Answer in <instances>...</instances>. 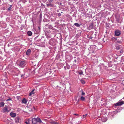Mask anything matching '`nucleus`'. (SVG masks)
I'll return each mask as SVG.
<instances>
[{
	"label": "nucleus",
	"instance_id": "1",
	"mask_svg": "<svg viewBox=\"0 0 124 124\" xmlns=\"http://www.w3.org/2000/svg\"><path fill=\"white\" fill-rule=\"evenodd\" d=\"M27 63V61L24 60H19L16 62L17 65L21 68L24 67Z\"/></svg>",
	"mask_w": 124,
	"mask_h": 124
},
{
	"label": "nucleus",
	"instance_id": "2",
	"mask_svg": "<svg viewBox=\"0 0 124 124\" xmlns=\"http://www.w3.org/2000/svg\"><path fill=\"white\" fill-rule=\"evenodd\" d=\"M33 124H38V123H40L42 121L40 119L39 117L37 118H34L31 120Z\"/></svg>",
	"mask_w": 124,
	"mask_h": 124
},
{
	"label": "nucleus",
	"instance_id": "3",
	"mask_svg": "<svg viewBox=\"0 0 124 124\" xmlns=\"http://www.w3.org/2000/svg\"><path fill=\"white\" fill-rule=\"evenodd\" d=\"M54 28L51 25H50L48 26L46 29V31L48 33H50L52 32L53 30H54Z\"/></svg>",
	"mask_w": 124,
	"mask_h": 124
},
{
	"label": "nucleus",
	"instance_id": "4",
	"mask_svg": "<svg viewBox=\"0 0 124 124\" xmlns=\"http://www.w3.org/2000/svg\"><path fill=\"white\" fill-rule=\"evenodd\" d=\"M49 43L51 46H54L57 43L56 40L54 39H51L50 40Z\"/></svg>",
	"mask_w": 124,
	"mask_h": 124
},
{
	"label": "nucleus",
	"instance_id": "5",
	"mask_svg": "<svg viewBox=\"0 0 124 124\" xmlns=\"http://www.w3.org/2000/svg\"><path fill=\"white\" fill-rule=\"evenodd\" d=\"M121 34V31L118 30H116L115 31V35L116 36H119Z\"/></svg>",
	"mask_w": 124,
	"mask_h": 124
},
{
	"label": "nucleus",
	"instance_id": "6",
	"mask_svg": "<svg viewBox=\"0 0 124 124\" xmlns=\"http://www.w3.org/2000/svg\"><path fill=\"white\" fill-rule=\"evenodd\" d=\"M12 5H9L8 8H7L6 10L8 11H12L13 10V7H12Z\"/></svg>",
	"mask_w": 124,
	"mask_h": 124
},
{
	"label": "nucleus",
	"instance_id": "7",
	"mask_svg": "<svg viewBox=\"0 0 124 124\" xmlns=\"http://www.w3.org/2000/svg\"><path fill=\"white\" fill-rule=\"evenodd\" d=\"M124 104V101H120L119 102L115 104V106H121Z\"/></svg>",
	"mask_w": 124,
	"mask_h": 124
},
{
	"label": "nucleus",
	"instance_id": "8",
	"mask_svg": "<svg viewBox=\"0 0 124 124\" xmlns=\"http://www.w3.org/2000/svg\"><path fill=\"white\" fill-rule=\"evenodd\" d=\"M3 112L4 113H8L9 112V110L8 109V107L6 105L5 107L3 109Z\"/></svg>",
	"mask_w": 124,
	"mask_h": 124
},
{
	"label": "nucleus",
	"instance_id": "9",
	"mask_svg": "<svg viewBox=\"0 0 124 124\" xmlns=\"http://www.w3.org/2000/svg\"><path fill=\"white\" fill-rule=\"evenodd\" d=\"M31 53V51L30 49H28L26 52V55L29 56L30 55Z\"/></svg>",
	"mask_w": 124,
	"mask_h": 124
},
{
	"label": "nucleus",
	"instance_id": "10",
	"mask_svg": "<svg viewBox=\"0 0 124 124\" xmlns=\"http://www.w3.org/2000/svg\"><path fill=\"white\" fill-rule=\"evenodd\" d=\"M20 118L18 116L16 117L15 118V122L16 123H19Z\"/></svg>",
	"mask_w": 124,
	"mask_h": 124
},
{
	"label": "nucleus",
	"instance_id": "11",
	"mask_svg": "<svg viewBox=\"0 0 124 124\" xmlns=\"http://www.w3.org/2000/svg\"><path fill=\"white\" fill-rule=\"evenodd\" d=\"M39 14V17H42V16L41 14V10L40 9V10L37 13V15H38Z\"/></svg>",
	"mask_w": 124,
	"mask_h": 124
},
{
	"label": "nucleus",
	"instance_id": "12",
	"mask_svg": "<svg viewBox=\"0 0 124 124\" xmlns=\"http://www.w3.org/2000/svg\"><path fill=\"white\" fill-rule=\"evenodd\" d=\"M93 23H92L89 25V26L88 27V29L89 30H91L93 28Z\"/></svg>",
	"mask_w": 124,
	"mask_h": 124
},
{
	"label": "nucleus",
	"instance_id": "13",
	"mask_svg": "<svg viewBox=\"0 0 124 124\" xmlns=\"http://www.w3.org/2000/svg\"><path fill=\"white\" fill-rule=\"evenodd\" d=\"M10 115L11 117H15L16 115V113L12 112L10 113Z\"/></svg>",
	"mask_w": 124,
	"mask_h": 124
},
{
	"label": "nucleus",
	"instance_id": "14",
	"mask_svg": "<svg viewBox=\"0 0 124 124\" xmlns=\"http://www.w3.org/2000/svg\"><path fill=\"white\" fill-rule=\"evenodd\" d=\"M117 40V38L116 37H114L111 39V40L113 42H114Z\"/></svg>",
	"mask_w": 124,
	"mask_h": 124
},
{
	"label": "nucleus",
	"instance_id": "15",
	"mask_svg": "<svg viewBox=\"0 0 124 124\" xmlns=\"http://www.w3.org/2000/svg\"><path fill=\"white\" fill-rule=\"evenodd\" d=\"M67 59L68 61H70L71 60L72 58L70 56L68 55L67 56Z\"/></svg>",
	"mask_w": 124,
	"mask_h": 124
},
{
	"label": "nucleus",
	"instance_id": "16",
	"mask_svg": "<svg viewBox=\"0 0 124 124\" xmlns=\"http://www.w3.org/2000/svg\"><path fill=\"white\" fill-rule=\"evenodd\" d=\"M27 100L25 98H24L22 100V103L26 104L27 103Z\"/></svg>",
	"mask_w": 124,
	"mask_h": 124
},
{
	"label": "nucleus",
	"instance_id": "17",
	"mask_svg": "<svg viewBox=\"0 0 124 124\" xmlns=\"http://www.w3.org/2000/svg\"><path fill=\"white\" fill-rule=\"evenodd\" d=\"M39 36L38 35V36L36 37L35 38V40H36L37 41V42H39V41H41V39H37V38Z\"/></svg>",
	"mask_w": 124,
	"mask_h": 124
},
{
	"label": "nucleus",
	"instance_id": "18",
	"mask_svg": "<svg viewBox=\"0 0 124 124\" xmlns=\"http://www.w3.org/2000/svg\"><path fill=\"white\" fill-rule=\"evenodd\" d=\"M80 60V58L78 57H77V58L76 59H75L74 60V61L75 63H78V61Z\"/></svg>",
	"mask_w": 124,
	"mask_h": 124
},
{
	"label": "nucleus",
	"instance_id": "19",
	"mask_svg": "<svg viewBox=\"0 0 124 124\" xmlns=\"http://www.w3.org/2000/svg\"><path fill=\"white\" fill-rule=\"evenodd\" d=\"M27 34L28 36H31L32 35V33L31 31H29L27 32Z\"/></svg>",
	"mask_w": 124,
	"mask_h": 124
},
{
	"label": "nucleus",
	"instance_id": "20",
	"mask_svg": "<svg viewBox=\"0 0 124 124\" xmlns=\"http://www.w3.org/2000/svg\"><path fill=\"white\" fill-rule=\"evenodd\" d=\"M49 21V19L46 18H45L43 20V21L44 22H47Z\"/></svg>",
	"mask_w": 124,
	"mask_h": 124
},
{
	"label": "nucleus",
	"instance_id": "21",
	"mask_svg": "<svg viewBox=\"0 0 124 124\" xmlns=\"http://www.w3.org/2000/svg\"><path fill=\"white\" fill-rule=\"evenodd\" d=\"M112 56L113 57V58L115 59H117L118 57V56L116 54H113Z\"/></svg>",
	"mask_w": 124,
	"mask_h": 124
},
{
	"label": "nucleus",
	"instance_id": "22",
	"mask_svg": "<svg viewBox=\"0 0 124 124\" xmlns=\"http://www.w3.org/2000/svg\"><path fill=\"white\" fill-rule=\"evenodd\" d=\"M74 25L77 27H79L80 26V25L77 23H74Z\"/></svg>",
	"mask_w": 124,
	"mask_h": 124
},
{
	"label": "nucleus",
	"instance_id": "23",
	"mask_svg": "<svg viewBox=\"0 0 124 124\" xmlns=\"http://www.w3.org/2000/svg\"><path fill=\"white\" fill-rule=\"evenodd\" d=\"M5 104V103L3 102H1L0 103V107H3Z\"/></svg>",
	"mask_w": 124,
	"mask_h": 124
},
{
	"label": "nucleus",
	"instance_id": "24",
	"mask_svg": "<svg viewBox=\"0 0 124 124\" xmlns=\"http://www.w3.org/2000/svg\"><path fill=\"white\" fill-rule=\"evenodd\" d=\"M80 100L82 101H84L85 100V98L84 97H83V96H82L80 97Z\"/></svg>",
	"mask_w": 124,
	"mask_h": 124
},
{
	"label": "nucleus",
	"instance_id": "25",
	"mask_svg": "<svg viewBox=\"0 0 124 124\" xmlns=\"http://www.w3.org/2000/svg\"><path fill=\"white\" fill-rule=\"evenodd\" d=\"M117 41L116 42V44H117L118 43H121L122 42V41L120 40L119 39H117Z\"/></svg>",
	"mask_w": 124,
	"mask_h": 124
},
{
	"label": "nucleus",
	"instance_id": "26",
	"mask_svg": "<svg viewBox=\"0 0 124 124\" xmlns=\"http://www.w3.org/2000/svg\"><path fill=\"white\" fill-rule=\"evenodd\" d=\"M34 89L32 91H31V92L30 93H29V96H31L32 94H34Z\"/></svg>",
	"mask_w": 124,
	"mask_h": 124
},
{
	"label": "nucleus",
	"instance_id": "27",
	"mask_svg": "<svg viewBox=\"0 0 124 124\" xmlns=\"http://www.w3.org/2000/svg\"><path fill=\"white\" fill-rule=\"evenodd\" d=\"M47 6L48 7H51L53 6V4L51 3H49L47 4Z\"/></svg>",
	"mask_w": 124,
	"mask_h": 124
},
{
	"label": "nucleus",
	"instance_id": "28",
	"mask_svg": "<svg viewBox=\"0 0 124 124\" xmlns=\"http://www.w3.org/2000/svg\"><path fill=\"white\" fill-rule=\"evenodd\" d=\"M39 23H41V21H42V17H39Z\"/></svg>",
	"mask_w": 124,
	"mask_h": 124
},
{
	"label": "nucleus",
	"instance_id": "29",
	"mask_svg": "<svg viewBox=\"0 0 124 124\" xmlns=\"http://www.w3.org/2000/svg\"><path fill=\"white\" fill-rule=\"evenodd\" d=\"M78 73L80 75H83V72L82 71H79L78 72Z\"/></svg>",
	"mask_w": 124,
	"mask_h": 124
},
{
	"label": "nucleus",
	"instance_id": "30",
	"mask_svg": "<svg viewBox=\"0 0 124 124\" xmlns=\"http://www.w3.org/2000/svg\"><path fill=\"white\" fill-rule=\"evenodd\" d=\"M40 45L42 46H44L45 43L44 42H42L40 43Z\"/></svg>",
	"mask_w": 124,
	"mask_h": 124
},
{
	"label": "nucleus",
	"instance_id": "31",
	"mask_svg": "<svg viewBox=\"0 0 124 124\" xmlns=\"http://www.w3.org/2000/svg\"><path fill=\"white\" fill-rule=\"evenodd\" d=\"M81 91L82 92L81 95L82 96H84L85 94V93L82 90H81Z\"/></svg>",
	"mask_w": 124,
	"mask_h": 124
},
{
	"label": "nucleus",
	"instance_id": "32",
	"mask_svg": "<svg viewBox=\"0 0 124 124\" xmlns=\"http://www.w3.org/2000/svg\"><path fill=\"white\" fill-rule=\"evenodd\" d=\"M121 47V46H116V48L118 50L120 49Z\"/></svg>",
	"mask_w": 124,
	"mask_h": 124
},
{
	"label": "nucleus",
	"instance_id": "33",
	"mask_svg": "<svg viewBox=\"0 0 124 124\" xmlns=\"http://www.w3.org/2000/svg\"><path fill=\"white\" fill-rule=\"evenodd\" d=\"M81 82L83 84H84L85 83V81L83 79L81 80Z\"/></svg>",
	"mask_w": 124,
	"mask_h": 124
},
{
	"label": "nucleus",
	"instance_id": "34",
	"mask_svg": "<svg viewBox=\"0 0 124 124\" xmlns=\"http://www.w3.org/2000/svg\"><path fill=\"white\" fill-rule=\"evenodd\" d=\"M17 99L19 101L20 100H21V97L20 96H18L17 97Z\"/></svg>",
	"mask_w": 124,
	"mask_h": 124
},
{
	"label": "nucleus",
	"instance_id": "35",
	"mask_svg": "<svg viewBox=\"0 0 124 124\" xmlns=\"http://www.w3.org/2000/svg\"><path fill=\"white\" fill-rule=\"evenodd\" d=\"M123 52L124 51L122 50H121L119 52L120 53V54L121 55L123 53Z\"/></svg>",
	"mask_w": 124,
	"mask_h": 124
},
{
	"label": "nucleus",
	"instance_id": "36",
	"mask_svg": "<svg viewBox=\"0 0 124 124\" xmlns=\"http://www.w3.org/2000/svg\"><path fill=\"white\" fill-rule=\"evenodd\" d=\"M47 104L49 105H50L51 103V102L49 101H47Z\"/></svg>",
	"mask_w": 124,
	"mask_h": 124
},
{
	"label": "nucleus",
	"instance_id": "37",
	"mask_svg": "<svg viewBox=\"0 0 124 124\" xmlns=\"http://www.w3.org/2000/svg\"><path fill=\"white\" fill-rule=\"evenodd\" d=\"M12 99L10 98V97H9L8 98V99H7V100H6V101H10V100H11Z\"/></svg>",
	"mask_w": 124,
	"mask_h": 124
},
{
	"label": "nucleus",
	"instance_id": "38",
	"mask_svg": "<svg viewBox=\"0 0 124 124\" xmlns=\"http://www.w3.org/2000/svg\"><path fill=\"white\" fill-rule=\"evenodd\" d=\"M46 16L47 17V18L49 19L50 17L49 16H47V15H45L44 16V17H45Z\"/></svg>",
	"mask_w": 124,
	"mask_h": 124
},
{
	"label": "nucleus",
	"instance_id": "39",
	"mask_svg": "<svg viewBox=\"0 0 124 124\" xmlns=\"http://www.w3.org/2000/svg\"><path fill=\"white\" fill-rule=\"evenodd\" d=\"M61 15H61V13H58V16H61Z\"/></svg>",
	"mask_w": 124,
	"mask_h": 124
},
{
	"label": "nucleus",
	"instance_id": "40",
	"mask_svg": "<svg viewBox=\"0 0 124 124\" xmlns=\"http://www.w3.org/2000/svg\"><path fill=\"white\" fill-rule=\"evenodd\" d=\"M76 54L78 56L79 55V54L78 52H77L76 53Z\"/></svg>",
	"mask_w": 124,
	"mask_h": 124
},
{
	"label": "nucleus",
	"instance_id": "41",
	"mask_svg": "<svg viewBox=\"0 0 124 124\" xmlns=\"http://www.w3.org/2000/svg\"><path fill=\"white\" fill-rule=\"evenodd\" d=\"M34 33H35L36 34H39V32H37V31H35L34 32Z\"/></svg>",
	"mask_w": 124,
	"mask_h": 124
},
{
	"label": "nucleus",
	"instance_id": "42",
	"mask_svg": "<svg viewBox=\"0 0 124 124\" xmlns=\"http://www.w3.org/2000/svg\"><path fill=\"white\" fill-rule=\"evenodd\" d=\"M38 28V29L39 31H40V30L41 29V27H40V26H39Z\"/></svg>",
	"mask_w": 124,
	"mask_h": 124
},
{
	"label": "nucleus",
	"instance_id": "43",
	"mask_svg": "<svg viewBox=\"0 0 124 124\" xmlns=\"http://www.w3.org/2000/svg\"><path fill=\"white\" fill-rule=\"evenodd\" d=\"M54 124H59L58 123L56 122H54Z\"/></svg>",
	"mask_w": 124,
	"mask_h": 124
},
{
	"label": "nucleus",
	"instance_id": "44",
	"mask_svg": "<svg viewBox=\"0 0 124 124\" xmlns=\"http://www.w3.org/2000/svg\"><path fill=\"white\" fill-rule=\"evenodd\" d=\"M25 123L26 124H29V122L28 121V122H25Z\"/></svg>",
	"mask_w": 124,
	"mask_h": 124
},
{
	"label": "nucleus",
	"instance_id": "45",
	"mask_svg": "<svg viewBox=\"0 0 124 124\" xmlns=\"http://www.w3.org/2000/svg\"><path fill=\"white\" fill-rule=\"evenodd\" d=\"M53 0H48L50 2H52V1Z\"/></svg>",
	"mask_w": 124,
	"mask_h": 124
},
{
	"label": "nucleus",
	"instance_id": "46",
	"mask_svg": "<svg viewBox=\"0 0 124 124\" xmlns=\"http://www.w3.org/2000/svg\"><path fill=\"white\" fill-rule=\"evenodd\" d=\"M110 63V62L108 63V66L109 67H111V65H109V64Z\"/></svg>",
	"mask_w": 124,
	"mask_h": 124
},
{
	"label": "nucleus",
	"instance_id": "47",
	"mask_svg": "<svg viewBox=\"0 0 124 124\" xmlns=\"http://www.w3.org/2000/svg\"><path fill=\"white\" fill-rule=\"evenodd\" d=\"M74 115H76V116H79V115L78 114H74Z\"/></svg>",
	"mask_w": 124,
	"mask_h": 124
},
{
	"label": "nucleus",
	"instance_id": "48",
	"mask_svg": "<svg viewBox=\"0 0 124 124\" xmlns=\"http://www.w3.org/2000/svg\"><path fill=\"white\" fill-rule=\"evenodd\" d=\"M83 118H84L86 117V116L85 115H84L83 116Z\"/></svg>",
	"mask_w": 124,
	"mask_h": 124
},
{
	"label": "nucleus",
	"instance_id": "49",
	"mask_svg": "<svg viewBox=\"0 0 124 124\" xmlns=\"http://www.w3.org/2000/svg\"><path fill=\"white\" fill-rule=\"evenodd\" d=\"M93 38V37H91L90 38H89V39H92V38Z\"/></svg>",
	"mask_w": 124,
	"mask_h": 124
},
{
	"label": "nucleus",
	"instance_id": "50",
	"mask_svg": "<svg viewBox=\"0 0 124 124\" xmlns=\"http://www.w3.org/2000/svg\"><path fill=\"white\" fill-rule=\"evenodd\" d=\"M9 1L11 2H12V0H9Z\"/></svg>",
	"mask_w": 124,
	"mask_h": 124
},
{
	"label": "nucleus",
	"instance_id": "51",
	"mask_svg": "<svg viewBox=\"0 0 124 124\" xmlns=\"http://www.w3.org/2000/svg\"><path fill=\"white\" fill-rule=\"evenodd\" d=\"M30 111H33V110L32 109H31V110H30Z\"/></svg>",
	"mask_w": 124,
	"mask_h": 124
},
{
	"label": "nucleus",
	"instance_id": "52",
	"mask_svg": "<svg viewBox=\"0 0 124 124\" xmlns=\"http://www.w3.org/2000/svg\"><path fill=\"white\" fill-rule=\"evenodd\" d=\"M73 58L74 59H76V58H77V57H76L75 56L73 57Z\"/></svg>",
	"mask_w": 124,
	"mask_h": 124
},
{
	"label": "nucleus",
	"instance_id": "53",
	"mask_svg": "<svg viewBox=\"0 0 124 124\" xmlns=\"http://www.w3.org/2000/svg\"><path fill=\"white\" fill-rule=\"evenodd\" d=\"M64 68L65 69H66V67L65 66L64 67Z\"/></svg>",
	"mask_w": 124,
	"mask_h": 124
},
{
	"label": "nucleus",
	"instance_id": "54",
	"mask_svg": "<svg viewBox=\"0 0 124 124\" xmlns=\"http://www.w3.org/2000/svg\"><path fill=\"white\" fill-rule=\"evenodd\" d=\"M23 76H24V75H21V77H23Z\"/></svg>",
	"mask_w": 124,
	"mask_h": 124
},
{
	"label": "nucleus",
	"instance_id": "55",
	"mask_svg": "<svg viewBox=\"0 0 124 124\" xmlns=\"http://www.w3.org/2000/svg\"><path fill=\"white\" fill-rule=\"evenodd\" d=\"M85 115V116L86 117L87 115V114Z\"/></svg>",
	"mask_w": 124,
	"mask_h": 124
},
{
	"label": "nucleus",
	"instance_id": "56",
	"mask_svg": "<svg viewBox=\"0 0 124 124\" xmlns=\"http://www.w3.org/2000/svg\"><path fill=\"white\" fill-rule=\"evenodd\" d=\"M63 13V12H61V13Z\"/></svg>",
	"mask_w": 124,
	"mask_h": 124
},
{
	"label": "nucleus",
	"instance_id": "57",
	"mask_svg": "<svg viewBox=\"0 0 124 124\" xmlns=\"http://www.w3.org/2000/svg\"><path fill=\"white\" fill-rule=\"evenodd\" d=\"M33 108H34V109H35V107H34L33 106Z\"/></svg>",
	"mask_w": 124,
	"mask_h": 124
},
{
	"label": "nucleus",
	"instance_id": "58",
	"mask_svg": "<svg viewBox=\"0 0 124 124\" xmlns=\"http://www.w3.org/2000/svg\"><path fill=\"white\" fill-rule=\"evenodd\" d=\"M50 48H51V47H49V48H50Z\"/></svg>",
	"mask_w": 124,
	"mask_h": 124
},
{
	"label": "nucleus",
	"instance_id": "59",
	"mask_svg": "<svg viewBox=\"0 0 124 124\" xmlns=\"http://www.w3.org/2000/svg\"><path fill=\"white\" fill-rule=\"evenodd\" d=\"M67 64H68L67 63L66 64V65H67Z\"/></svg>",
	"mask_w": 124,
	"mask_h": 124
}]
</instances>
